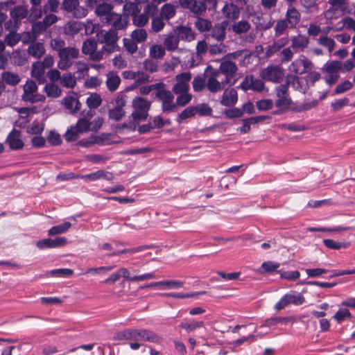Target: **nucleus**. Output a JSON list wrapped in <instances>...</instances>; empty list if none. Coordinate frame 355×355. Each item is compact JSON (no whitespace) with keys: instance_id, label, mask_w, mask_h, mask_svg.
<instances>
[{"instance_id":"obj_48","label":"nucleus","mask_w":355,"mask_h":355,"mask_svg":"<svg viewBox=\"0 0 355 355\" xmlns=\"http://www.w3.org/2000/svg\"><path fill=\"white\" fill-rule=\"evenodd\" d=\"M166 48L161 44H153L149 48V56L153 59H162L166 55Z\"/></svg>"},{"instance_id":"obj_31","label":"nucleus","mask_w":355,"mask_h":355,"mask_svg":"<svg viewBox=\"0 0 355 355\" xmlns=\"http://www.w3.org/2000/svg\"><path fill=\"white\" fill-rule=\"evenodd\" d=\"M227 21H224L214 25L211 28V36L217 42H223L226 37Z\"/></svg>"},{"instance_id":"obj_11","label":"nucleus","mask_w":355,"mask_h":355,"mask_svg":"<svg viewBox=\"0 0 355 355\" xmlns=\"http://www.w3.org/2000/svg\"><path fill=\"white\" fill-rule=\"evenodd\" d=\"M303 303H304V297L302 294L295 291H291L284 294L275 303V309L277 311H280L288 305L301 306Z\"/></svg>"},{"instance_id":"obj_45","label":"nucleus","mask_w":355,"mask_h":355,"mask_svg":"<svg viewBox=\"0 0 355 355\" xmlns=\"http://www.w3.org/2000/svg\"><path fill=\"white\" fill-rule=\"evenodd\" d=\"M176 13V6L171 3H166L162 6L159 16L166 20L173 18Z\"/></svg>"},{"instance_id":"obj_10","label":"nucleus","mask_w":355,"mask_h":355,"mask_svg":"<svg viewBox=\"0 0 355 355\" xmlns=\"http://www.w3.org/2000/svg\"><path fill=\"white\" fill-rule=\"evenodd\" d=\"M37 89V85L35 81L33 80H27L23 87L22 100L31 103L45 101L46 96L44 95L36 94Z\"/></svg>"},{"instance_id":"obj_7","label":"nucleus","mask_w":355,"mask_h":355,"mask_svg":"<svg viewBox=\"0 0 355 355\" xmlns=\"http://www.w3.org/2000/svg\"><path fill=\"white\" fill-rule=\"evenodd\" d=\"M82 114V117L78 120L76 125L83 133L88 131L96 132L101 128L103 123L102 118L97 117L91 121L94 115L93 110H88L86 112L84 111Z\"/></svg>"},{"instance_id":"obj_22","label":"nucleus","mask_w":355,"mask_h":355,"mask_svg":"<svg viewBox=\"0 0 355 355\" xmlns=\"http://www.w3.org/2000/svg\"><path fill=\"white\" fill-rule=\"evenodd\" d=\"M115 107L109 110V117L111 119L119 121L125 116V112L123 107L125 105L126 101L123 96H118L115 99Z\"/></svg>"},{"instance_id":"obj_47","label":"nucleus","mask_w":355,"mask_h":355,"mask_svg":"<svg viewBox=\"0 0 355 355\" xmlns=\"http://www.w3.org/2000/svg\"><path fill=\"white\" fill-rule=\"evenodd\" d=\"M141 334H142V341L153 343H161L162 342V337L156 334L154 331L146 329H141Z\"/></svg>"},{"instance_id":"obj_1","label":"nucleus","mask_w":355,"mask_h":355,"mask_svg":"<svg viewBox=\"0 0 355 355\" xmlns=\"http://www.w3.org/2000/svg\"><path fill=\"white\" fill-rule=\"evenodd\" d=\"M49 45L53 51L58 53V68L60 70H69L73 65V60L80 56L79 49L76 46H66V43L62 39H51Z\"/></svg>"},{"instance_id":"obj_32","label":"nucleus","mask_w":355,"mask_h":355,"mask_svg":"<svg viewBox=\"0 0 355 355\" xmlns=\"http://www.w3.org/2000/svg\"><path fill=\"white\" fill-rule=\"evenodd\" d=\"M252 28L251 24L245 19H242L238 21H235L230 27L234 34L237 35H241L243 34L248 33Z\"/></svg>"},{"instance_id":"obj_50","label":"nucleus","mask_w":355,"mask_h":355,"mask_svg":"<svg viewBox=\"0 0 355 355\" xmlns=\"http://www.w3.org/2000/svg\"><path fill=\"white\" fill-rule=\"evenodd\" d=\"M292 321L291 317H275L270 318L263 321L262 325L261 327H270L272 326H275L278 324H287L288 322Z\"/></svg>"},{"instance_id":"obj_34","label":"nucleus","mask_w":355,"mask_h":355,"mask_svg":"<svg viewBox=\"0 0 355 355\" xmlns=\"http://www.w3.org/2000/svg\"><path fill=\"white\" fill-rule=\"evenodd\" d=\"M2 82L4 84L14 87L21 82L20 76L15 72L10 71H3L1 75Z\"/></svg>"},{"instance_id":"obj_23","label":"nucleus","mask_w":355,"mask_h":355,"mask_svg":"<svg viewBox=\"0 0 355 355\" xmlns=\"http://www.w3.org/2000/svg\"><path fill=\"white\" fill-rule=\"evenodd\" d=\"M67 243V239L64 237H56L55 239H42L36 243L40 250L52 249L64 246Z\"/></svg>"},{"instance_id":"obj_42","label":"nucleus","mask_w":355,"mask_h":355,"mask_svg":"<svg viewBox=\"0 0 355 355\" xmlns=\"http://www.w3.org/2000/svg\"><path fill=\"white\" fill-rule=\"evenodd\" d=\"M73 66L76 69L75 73L77 75L78 78H84L88 75L89 66L86 62L78 60L73 63Z\"/></svg>"},{"instance_id":"obj_46","label":"nucleus","mask_w":355,"mask_h":355,"mask_svg":"<svg viewBox=\"0 0 355 355\" xmlns=\"http://www.w3.org/2000/svg\"><path fill=\"white\" fill-rule=\"evenodd\" d=\"M60 83L65 88L73 89L77 85L76 77L71 72H66L62 75Z\"/></svg>"},{"instance_id":"obj_15","label":"nucleus","mask_w":355,"mask_h":355,"mask_svg":"<svg viewBox=\"0 0 355 355\" xmlns=\"http://www.w3.org/2000/svg\"><path fill=\"white\" fill-rule=\"evenodd\" d=\"M260 76L266 81L278 83L284 76V70L279 65L271 64L261 71Z\"/></svg>"},{"instance_id":"obj_29","label":"nucleus","mask_w":355,"mask_h":355,"mask_svg":"<svg viewBox=\"0 0 355 355\" xmlns=\"http://www.w3.org/2000/svg\"><path fill=\"white\" fill-rule=\"evenodd\" d=\"M240 12L241 8L232 2L226 3L222 8L223 16L230 21L238 19Z\"/></svg>"},{"instance_id":"obj_56","label":"nucleus","mask_w":355,"mask_h":355,"mask_svg":"<svg viewBox=\"0 0 355 355\" xmlns=\"http://www.w3.org/2000/svg\"><path fill=\"white\" fill-rule=\"evenodd\" d=\"M130 37L136 42L142 43L146 41L148 33L144 28H137L131 33Z\"/></svg>"},{"instance_id":"obj_18","label":"nucleus","mask_w":355,"mask_h":355,"mask_svg":"<svg viewBox=\"0 0 355 355\" xmlns=\"http://www.w3.org/2000/svg\"><path fill=\"white\" fill-rule=\"evenodd\" d=\"M118 34L114 30H110L103 35V42L105 46L102 48L105 52L111 53L118 50L117 41Z\"/></svg>"},{"instance_id":"obj_43","label":"nucleus","mask_w":355,"mask_h":355,"mask_svg":"<svg viewBox=\"0 0 355 355\" xmlns=\"http://www.w3.org/2000/svg\"><path fill=\"white\" fill-rule=\"evenodd\" d=\"M150 247H148V245H140V246H137L136 248H128V249H123L122 250L113 251L111 253L107 254L106 256L108 257H117V256H120L122 254H133L135 253L140 252L141 251L146 250L148 249Z\"/></svg>"},{"instance_id":"obj_4","label":"nucleus","mask_w":355,"mask_h":355,"mask_svg":"<svg viewBox=\"0 0 355 355\" xmlns=\"http://www.w3.org/2000/svg\"><path fill=\"white\" fill-rule=\"evenodd\" d=\"M238 70L237 65L233 61L225 58L222 60L218 69H214L218 72L217 80L222 83L221 92L236 76Z\"/></svg>"},{"instance_id":"obj_55","label":"nucleus","mask_w":355,"mask_h":355,"mask_svg":"<svg viewBox=\"0 0 355 355\" xmlns=\"http://www.w3.org/2000/svg\"><path fill=\"white\" fill-rule=\"evenodd\" d=\"M133 24L139 28H142L146 26L149 20V17L144 12L143 13H135L132 16Z\"/></svg>"},{"instance_id":"obj_8","label":"nucleus","mask_w":355,"mask_h":355,"mask_svg":"<svg viewBox=\"0 0 355 355\" xmlns=\"http://www.w3.org/2000/svg\"><path fill=\"white\" fill-rule=\"evenodd\" d=\"M98 41L96 39L87 38L83 42L82 53L88 56L91 61H100L103 59L105 53L103 49L98 50Z\"/></svg>"},{"instance_id":"obj_19","label":"nucleus","mask_w":355,"mask_h":355,"mask_svg":"<svg viewBox=\"0 0 355 355\" xmlns=\"http://www.w3.org/2000/svg\"><path fill=\"white\" fill-rule=\"evenodd\" d=\"M206 3L205 0H178V4L182 8L189 9L196 15H200L206 10Z\"/></svg>"},{"instance_id":"obj_6","label":"nucleus","mask_w":355,"mask_h":355,"mask_svg":"<svg viewBox=\"0 0 355 355\" xmlns=\"http://www.w3.org/2000/svg\"><path fill=\"white\" fill-rule=\"evenodd\" d=\"M295 81L298 82V78L294 76H288L284 84L279 86L276 89V96L277 99L275 101V106L282 110L289 108L292 104V101L288 94V87Z\"/></svg>"},{"instance_id":"obj_20","label":"nucleus","mask_w":355,"mask_h":355,"mask_svg":"<svg viewBox=\"0 0 355 355\" xmlns=\"http://www.w3.org/2000/svg\"><path fill=\"white\" fill-rule=\"evenodd\" d=\"M62 104L72 114L78 113L81 110V103L77 96V94L73 92H69L62 100Z\"/></svg>"},{"instance_id":"obj_49","label":"nucleus","mask_w":355,"mask_h":355,"mask_svg":"<svg viewBox=\"0 0 355 355\" xmlns=\"http://www.w3.org/2000/svg\"><path fill=\"white\" fill-rule=\"evenodd\" d=\"M102 98L96 92L90 93L86 99V105L89 110L98 108L102 103Z\"/></svg>"},{"instance_id":"obj_51","label":"nucleus","mask_w":355,"mask_h":355,"mask_svg":"<svg viewBox=\"0 0 355 355\" xmlns=\"http://www.w3.org/2000/svg\"><path fill=\"white\" fill-rule=\"evenodd\" d=\"M206 291H198L191 293H162V296H166L168 297L184 299V298H192L202 295H205Z\"/></svg>"},{"instance_id":"obj_38","label":"nucleus","mask_w":355,"mask_h":355,"mask_svg":"<svg viewBox=\"0 0 355 355\" xmlns=\"http://www.w3.org/2000/svg\"><path fill=\"white\" fill-rule=\"evenodd\" d=\"M17 113L19 114V119H21L23 121L20 122L17 125L20 128H24L25 125L28 122V118L31 114H33L35 112V107H19L15 109ZM19 121H16V123H18Z\"/></svg>"},{"instance_id":"obj_17","label":"nucleus","mask_w":355,"mask_h":355,"mask_svg":"<svg viewBox=\"0 0 355 355\" xmlns=\"http://www.w3.org/2000/svg\"><path fill=\"white\" fill-rule=\"evenodd\" d=\"M156 96L162 103V110L165 112H173L176 109V104L173 102L174 96L171 92L166 89H161L157 92Z\"/></svg>"},{"instance_id":"obj_57","label":"nucleus","mask_w":355,"mask_h":355,"mask_svg":"<svg viewBox=\"0 0 355 355\" xmlns=\"http://www.w3.org/2000/svg\"><path fill=\"white\" fill-rule=\"evenodd\" d=\"M71 228V223L64 222L61 225L53 226L49 230V235L54 236L55 234H61L67 232Z\"/></svg>"},{"instance_id":"obj_5","label":"nucleus","mask_w":355,"mask_h":355,"mask_svg":"<svg viewBox=\"0 0 355 355\" xmlns=\"http://www.w3.org/2000/svg\"><path fill=\"white\" fill-rule=\"evenodd\" d=\"M121 277L124 278L127 282L135 283L137 282L154 279L156 278V276L153 272L143 273L137 276H130L128 269L121 267L119 268V270L116 272L112 273L110 277H107V279L104 280V283L114 284L119 281Z\"/></svg>"},{"instance_id":"obj_35","label":"nucleus","mask_w":355,"mask_h":355,"mask_svg":"<svg viewBox=\"0 0 355 355\" xmlns=\"http://www.w3.org/2000/svg\"><path fill=\"white\" fill-rule=\"evenodd\" d=\"M45 69L40 62H35L32 64L31 75V77L35 78L40 83L44 81Z\"/></svg>"},{"instance_id":"obj_60","label":"nucleus","mask_w":355,"mask_h":355,"mask_svg":"<svg viewBox=\"0 0 355 355\" xmlns=\"http://www.w3.org/2000/svg\"><path fill=\"white\" fill-rule=\"evenodd\" d=\"M114 266L89 268L87 269L86 272H85V274L91 275L107 274L110 271H112L114 269Z\"/></svg>"},{"instance_id":"obj_64","label":"nucleus","mask_w":355,"mask_h":355,"mask_svg":"<svg viewBox=\"0 0 355 355\" xmlns=\"http://www.w3.org/2000/svg\"><path fill=\"white\" fill-rule=\"evenodd\" d=\"M83 132L75 125L71 127L64 134V138L67 141H76L78 139L80 134Z\"/></svg>"},{"instance_id":"obj_62","label":"nucleus","mask_w":355,"mask_h":355,"mask_svg":"<svg viewBox=\"0 0 355 355\" xmlns=\"http://www.w3.org/2000/svg\"><path fill=\"white\" fill-rule=\"evenodd\" d=\"M59 6V0H47L43 6L44 14L57 12Z\"/></svg>"},{"instance_id":"obj_25","label":"nucleus","mask_w":355,"mask_h":355,"mask_svg":"<svg viewBox=\"0 0 355 355\" xmlns=\"http://www.w3.org/2000/svg\"><path fill=\"white\" fill-rule=\"evenodd\" d=\"M184 286V282L178 280H164L157 282H152L146 285L141 286V288H151L153 287H159L160 289H171L180 288Z\"/></svg>"},{"instance_id":"obj_12","label":"nucleus","mask_w":355,"mask_h":355,"mask_svg":"<svg viewBox=\"0 0 355 355\" xmlns=\"http://www.w3.org/2000/svg\"><path fill=\"white\" fill-rule=\"evenodd\" d=\"M62 8L76 19L83 18L88 13L87 9L80 5L79 0H63Z\"/></svg>"},{"instance_id":"obj_58","label":"nucleus","mask_w":355,"mask_h":355,"mask_svg":"<svg viewBox=\"0 0 355 355\" xmlns=\"http://www.w3.org/2000/svg\"><path fill=\"white\" fill-rule=\"evenodd\" d=\"M219 42V44H214L209 46V52L210 55H217L227 53V46L223 42Z\"/></svg>"},{"instance_id":"obj_28","label":"nucleus","mask_w":355,"mask_h":355,"mask_svg":"<svg viewBox=\"0 0 355 355\" xmlns=\"http://www.w3.org/2000/svg\"><path fill=\"white\" fill-rule=\"evenodd\" d=\"M6 143L10 148L13 150L22 149L24 143L21 139V133L19 130L13 129L8 135L6 139Z\"/></svg>"},{"instance_id":"obj_21","label":"nucleus","mask_w":355,"mask_h":355,"mask_svg":"<svg viewBox=\"0 0 355 355\" xmlns=\"http://www.w3.org/2000/svg\"><path fill=\"white\" fill-rule=\"evenodd\" d=\"M79 177L80 180H85L89 182H96L100 180L106 182H112L114 180V174L110 171L103 170H98L89 174H81V176Z\"/></svg>"},{"instance_id":"obj_30","label":"nucleus","mask_w":355,"mask_h":355,"mask_svg":"<svg viewBox=\"0 0 355 355\" xmlns=\"http://www.w3.org/2000/svg\"><path fill=\"white\" fill-rule=\"evenodd\" d=\"M107 22L110 24L116 30H123L128 26V19L126 16H122L114 12L109 16Z\"/></svg>"},{"instance_id":"obj_26","label":"nucleus","mask_w":355,"mask_h":355,"mask_svg":"<svg viewBox=\"0 0 355 355\" xmlns=\"http://www.w3.org/2000/svg\"><path fill=\"white\" fill-rule=\"evenodd\" d=\"M141 329H125L120 331L115 335V339L118 340L141 341Z\"/></svg>"},{"instance_id":"obj_2","label":"nucleus","mask_w":355,"mask_h":355,"mask_svg":"<svg viewBox=\"0 0 355 355\" xmlns=\"http://www.w3.org/2000/svg\"><path fill=\"white\" fill-rule=\"evenodd\" d=\"M218 72L209 65L205 70L204 77L196 76L192 81L193 89L195 92H201L205 88L211 94L221 92L222 83L217 80Z\"/></svg>"},{"instance_id":"obj_63","label":"nucleus","mask_w":355,"mask_h":355,"mask_svg":"<svg viewBox=\"0 0 355 355\" xmlns=\"http://www.w3.org/2000/svg\"><path fill=\"white\" fill-rule=\"evenodd\" d=\"M178 97L176 98V107L177 106H185L192 100L193 96L191 94H189L188 92H183L182 93L178 94Z\"/></svg>"},{"instance_id":"obj_44","label":"nucleus","mask_w":355,"mask_h":355,"mask_svg":"<svg viewBox=\"0 0 355 355\" xmlns=\"http://www.w3.org/2000/svg\"><path fill=\"white\" fill-rule=\"evenodd\" d=\"M120 83L121 78L116 73L110 71L107 74L106 85L110 91L114 92L116 90Z\"/></svg>"},{"instance_id":"obj_52","label":"nucleus","mask_w":355,"mask_h":355,"mask_svg":"<svg viewBox=\"0 0 355 355\" xmlns=\"http://www.w3.org/2000/svg\"><path fill=\"white\" fill-rule=\"evenodd\" d=\"M112 7L110 4L107 3H103L98 5L96 10L95 13L98 17H105L106 22L107 21V18L110 15H111L113 12H111Z\"/></svg>"},{"instance_id":"obj_16","label":"nucleus","mask_w":355,"mask_h":355,"mask_svg":"<svg viewBox=\"0 0 355 355\" xmlns=\"http://www.w3.org/2000/svg\"><path fill=\"white\" fill-rule=\"evenodd\" d=\"M191 73L189 71L182 72L175 77V84L173 86L172 91L175 94L189 92V84L191 80Z\"/></svg>"},{"instance_id":"obj_24","label":"nucleus","mask_w":355,"mask_h":355,"mask_svg":"<svg viewBox=\"0 0 355 355\" xmlns=\"http://www.w3.org/2000/svg\"><path fill=\"white\" fill-rule=\"evenodd\" d=\"M241 87L244 90L252 89L261 92L265 90L264 83L258 78H254L252 76H247L242 82Z\"/></svg>"},{"instance_id":"obj_27","label":"nucleus","mask_w":355,"mask_h":355,"mask_svg":"<svg viewBox=\"0 0 355 355\" xmlns=\"http://www.w3.org/2000/svg\"><path fill=\"white\" fill-rule=\"evenodd\" d=\"M238 101V93L234 88L225 89L220 98V103L225 107H233Z\"/></svg>"},{"instance_id":"obj_40","label":"nucleus","mask_w":355,"mask_h":355,"mask_svg":"<svg viewBox=\"0 0 355 355\" xmlns=\"http://www.w3.org/2000/svg\"><path fill=\"white\" fill-rule=\"evenodd\" d=\"M300 13L295 8L291 7L288 9L285 19L288 21L291 28H295L300 22Z\"/></svg>"},{"instance_id":"obj_53","label":"nucleus","mask_w":355,"mask_h":355,"mask_svg":"<svg viewBox=\"0 0 355 355\" xmlns=\"http://www.w3.org/2000/svg\"><path fill=\"white\" fill-rule=\"evenodd\" d=\"M164 18L161 16H155L151 20V29L150 31L153 33H157L162 31L165 27V23Z\"/></svg>"},{"instance_id":"obj_14","label":"nucleus","mask_w":355,"mask_h":355,"mask_svg":"<svg viewBox=\"0 0 355 355\" xmlns=\"http://www.w3.org/2000/svg\"><path fill=\"white\" fill-rule=\"evenodd\" d=\"M123 79L128 81H132L133 83L130 87L131 89L138 88L141 85L149 83L150 76L143 71H125L122 73Z\"/></svg>"},{"instance_id":"obj_41","label":"nucleus","mask_w":355,"mask_h":355,"mask_svg":"<svg viewBox=\"0 0 355 355\" xmlns=\"http://www.w3.org/2000/svg\"><path fill=\"white\" fill-rule=\"evenodd\" d=\"M295 73H303L312 67V63L307 58H303L295 60L293 63Z\"/></svg>"},{"instance_id":"obj_36","label":"nucleus","mask_w":355,"mask_h":355,"mask_svg":"<svg viewBox=\"0 0 355 355\" xmlns=\"http://www.w3.org/2000/svg\"><path fill=\"white\" fill-rule=\"evenodd\" d=\"M116 2L119 3H124L123 5V13L124 15L128 16H132L135 13L139 12V9L138 8V3L136 1L132 2L130 0H116Z\"/></svg>"},{"instance_id":"obj_61","label":"nucleus","mask_w":355,"mask_h":355,"mask_svg":"<svg viewBox=\"0 0 355 355\" xmlns=\"http://www.w3.org/2000/svg\"><path fill=\"white\" fill-rule=\"evenodd\" d=\"M44 130V124L39 121H34L27 127L26 132L30 135H39Z\"/></svg>"},{"instance_id":"obj_37","label":"nucleus","mask_w":355,"mask_h":355,"mask_svg":"<svg viewBox=\"0 0 355 355\" xmlns=\"http://www.w3.org/2000/svg\"><path fill=\"white\" fill-rule=\"evenodd\" d=\"M27 52L34 58L39 59L44 55L46 50L42 43L35 42L28 46Z\"/></svg>"},{"instance_id":"obj_3","label":"nucleus","mask_w":355,"mask_h":355,"mask_svg":"<svg viewBox=\"0 0 355 355\" xmlns=\"http://www.w3.org/2000/svg\"><path fill=\"white\" fill-rule=\"evenodd\" d=\"M194 40L195 33L190 27L179 26L165 36L163 45L166 51L174 52L179 50L180 40L191 42Z\"/></svg>"},{"instance_id":"obj_39","label":"nucleus","mask_w":355,"mask_h":355,"mask_svg":"<svg viewBox=\"0 0 355 355\" xmlns=\"http://www.w3.org/2000/svg\"><path fill=\"white\" fill-rule=\"evenodd\" d=\"M44 92L48 97L57 98L61 96L62 90L60 86L55 83H48L44 85Z\"/></svg>"},{"instance_id":"obj_13","label":"nucleus","mask_w":355,"mask_h":355,"mask_svg":"<svg viewBox=\"0 0 355 355\" xmlns=\"http://www.w3.org/2000/svg\"><path fill=\"white\" fill-rule=\"evenodd\" d=\"M28 13V10L25 6H17L14 7L10 12L11 19L5 23V28L10 30L17 28L23 19H25Z\"/></svg>"},{"instance_id":"obj_54","label":"nucleus","mask_w":355,"mask_h":355,"mask_svg":"<svg viewBox=\"0 0 355 355\" xmlns=\"http://www.w3.org/2000/svg\"><path fill=\"white\" fill-rule=\"evenodd\" d=\"M343 64L340 61L334 60L327 62L323 67V71L327 73H338L341 70Z\"/></svg>"},{"instance_id":"obj_9","label":"nucleus","mask_w":355,"mask_h":355,"mask_svg":"<svg viewBox=\"0 0 355 355\" xmlns=\"http://www.w3.org/2000/svg\"><path fill=\"white\" fill-rule=\"evenodd\" d=\"M134 111L132 117L135 121L145 120L148 116V111L151 107V102L147 99L137 96L132 102Z\"/></svg>"},{"instance_id":"obj_33","label":"nucleus","mask_w":355,"mask_h":355,"mask_svg":"<svg viewBox=\"0 0 355 355\" xmlns=\"http://www.w3.org/2000/svg\"><path fill=\"white\" fill-rule=\"evenodd\" d=\"M83 28V23L78 21L71 20L65 24L63 27L64 33L70 37L78 34Z\"/></svg>"},{"instance_id":"obj_59","label":"nucleus","mask_w":355,"mask_h":355,"mask_svg":"<svg viewBox=\"0 0 355 355\" xmlns=\"http://www.w3.org/2000/svg\"><path fill=\"white\" fill-rule=\"evenodd\" d=\"M107 139V136L105 135H102L101 136H94L91 137L88 139L86 140H81L78 141V145L81 146H89L94 144H99V143H103Z\"/></svg>"}]
</instances>
